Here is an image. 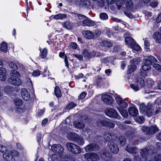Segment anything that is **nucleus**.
I'll return each mask as SVG.
<instances>
[{
  "label": "nucleus",
  "instance_id": "13d9d810",
  "mask_svg": "<svg viewBox=\"0 0 161 161\" xmlns=\"http://www.w3.org/2000/svg\"><path fill=\"white\" fill-rule=\"evenodd\" d=\"M119 105L122 108H126L128 106V104L127 103L123 101H122L120 103V104H119Z\"/></svg>",
  "mask_w": 161,
  "mask_h": 161
},
{
  "label": "nucleus",
  "instance_id": "412c9836",
  "mask_svg": "<svg viewBox=\"0 0 161 161\" xmlns=\"http://www.w3.org/2000/svg\"><path fill=\"white\" fill-rule=\"evenodd\" d=\"M82 24L84 26H91L94 25L95 24V22L91 20L87 17L82 21Z\"/></svg>",
  "mask_w": 161,
  "mask_h": 161
},
{
  "label": "nucleus",
  "instance_id": "e2e57ef3",
  "mask_svg": "<svg viewBox=\"0 0 161 161\" xmlns=\"http://www.w3.org/2000/svg\"><path fill=\"white\" fill-rule=\"evenodd\" d=\"M96 53H97L95 52H92L89 53V56H88V58H92L96 56H97V55H96Z\"/></svg>",
  "mask_w": 161,
  "mask_h": 161
},
{
  "label": "nucleus",
  "instance_id": "49530a36",
  "mask_svg": "<svg viewBox=\"0 0 161 161\" xmlns=\"http://www.w3.org/2000/svg\"><path fill=\"white\" fill-rule=\"evenodd\" d=\"M153 67L157 71L160 72L161 71V65L158 64H154L153 65Z\"/></svg>",
  "mask_w": 161,
  "mask_h": 161
},
{
  "label": "nucleus",
  "instance_id": "2f4dec72",
  "mask_svg": "<svg viewBox=\"0 0 161 161\" xmlns=\"http://www.w3.org/2000/svg\"><path fill=\"white\" fill-rule=\"evenodd\" d=\"M118 110L121 115L124 117H126L128 115L127 111L123 108H118Z\"/></svg>",
  "mask_w": 161,
  "mask_h": 161
},
{
  "label": "nucleus",
  "instance_id": "473e14b6",
  "mask_svg": "<svg viewBox=\"0 0 161 161\" xmlns=\"http://www.w3.org/2000/svg\"><path fill=\"white\" fill-rule=\"evenodd\" d=\"M54 92L57 97H60L61 95V90L58 86H56L55 88Z\"/></svg>",
  "mask_w": 161,
  "mask_h": 161
},
{
  "label": "nucleus",
  "instance_id": "0eeeda50",
  "mask_svg": "<svg viewBox=\"0 0 161 161\" xmlns=\"http://www.w3.org/2000/svg\"><path fill=\"white\" fill-rule=\"evenodd\" d=\"M142 130L144 131L146 134L152 135L156 132L158 129L156 125H152L149 127L144 126L142 128Z\"/></svg>",
  "mask_w": 161,
  "mask_h": 161
},
{
  "label": "nucleus",
  "instance_id": "c03bdc74",
  "mask_svg": "<svg viewBox=\"0 0 161 161\" xmlns=\"http://www.w3.org/2000/svg\"><path fill=\"white\" fill-rule=\"evenodd\" d=\"M47 54V50L46 48H44L42 50L41 56L42 58H44L46 57Z\"/></svg>",
  "mask_w": 161,
  "mask_h": 161
},
{
  "label": "nucleus",
  "instance_id": "09e8293b",
  "mask_svg": "<svg viewBox=\"0 0 161 161\" xmlns=\"http://www.w3.org/2000/svg\"><path fill=\"white\" fill-rule=\"evenodd\" d=\"M76 104L74 102H71L69 103L66 106V108L68 109H71L75 107L76 106Z\"/></svg>",
  "mask_w": 161,
  "mask_h": 161
},
{
  "label": "nucleus",
  "instance_id": "aec40b11",
  "mask_svg": "<svg viewBox=\"0 0 161 161\" xmlns=\"http://www.w3.org/2000/svg\"><path fill=\"white\" fill-rule=\"evenodd\" d=\"M147 83L149 88L147 90H146L145 92L146 93H149L153 92V91L149 90L151 87L154 86V81L151 78H148L147 80Z\"/></svg>",
  "mask_w": 161,
  "mask_h": 161
},
{
  "label": "nucleus",
  "instance_id": "5701e85b",
  "mask_svg": "<svg viewBox=\"0 0 161 161\" xmlns=\"http://www.w3.org/2000/svg\"><path fill=\"white\" fill-rule=\"evenodd\" d=\"M125 41L126 44L130 47L133 46L135 43L134 40L132 38L128 36H127L125 38Z\"/></svg>",
  "mask_w": 161,
  "mask_h": 161
},
{
  "label": "nucleus",
  "instance_id": "f03ea898",
  "mask_svg": "<svg viewBox=\"0 0 161 161\" xmlns=\"http://www.w3.org/2000/svg\"><path fill=\"white\" fill-rule=\"evenodd\" d=\"M19 76V73L17 70H12L10 73V77L8 79V81L11 84L19 86L21 84V80L18 77Z\"/></svg>",
  "mask_w": 161,
  "mask_h": 161
},
{
  "label": "nucleus",
  "instance_id": "9b49d317",
  "mask_svg": "<svg viewBox=\"0 0 161 161\" xmlns=\"http://www.w3.org/2000/svg\"><path fill=\"white\" fill-rule=\"evenodd\" d=\"M108 147L112 153L116 154L118 152L119 148L114 142H109L108 143Z\"/></svg>",
  "mask_w": 161,
  "mask_h": 161
},
{
  "label": "nucleus",
  "instance_id": "f8f14e48",
  "mask_svg": "<svg viewBox=\"0 0 161 161\" xmlns=\"http://www.w3.org/2000/svg\"><path fill=\"white\" fill-rule=\"evenodd\" d=\"M51 150L55 153H62L64 151V148L60 145L54 144L51 147Z\"/></svg>",
  "mask_w": 161,
  "mask_h": 161
},
{
  "label": "nucleus",
  "instance_id": "72a5a7b5",
  "mask_svg": "<svg viewBox=\"0 0 161 161\" xmlns=\"http://www.w3.org/2000/svg\"><path fill=\"white\" fill-rule=\"evenodd\" d=\"M8 65L9 67L13 69V70H16L18 69V66L16 64L13 62H8Z\"/></svg>",
  "mask_w": 161,
  "mask_h": 161
},
{
  "label": "nucleus",
  "instance_id": "f704fd0d",
  "mask_svg": "<svg viewBox=\"0 0 161 161\" xmlns=\"http://www.w3.org/2000/svg\"><path fill=\"white\" fill-rule=\"evenodd\" d=\"M64 26L67 29H70L72 28V25L68 21L64 22L63 24Z\"/></svg>",
  "mask_w": 161,
  "mask_h": 161
},
{
  "label": "nucleus",
  "instance_id": "ea45409f",
  "mask_svg": "<svg viewBox=\"0 0 161 161\" xmlns=\"http://www.w3.org/2000/svg\"><path fill=\"white\" fill-rule=\"evenodd\" d=\"M119 144L121 145H124L126 142L124 136H121L119 137Z\"/></svg>",
  "mask_w": 161,
  "mask_h": 161
},
{
  "label": "nucleus",
  "instance_id": "a878e982",
  "mask_svg": "<svg viewBox=\"0 0 161 161\" xmlns=\"http://www.w3.org/2000/svg\"><path fill=\"white\" fill-rule=\"evenodd\" d=\"M126 150L129 153H136L137 152L136 148L130 146H128L126 147Z\"/></svg>",
  "mask_w": 161,
  "mask_h": 161
},
{
  "label": "nucleus",
  "instance_id": "1a4fd4ad",
  "mask_svg": "<svg viewBox=\"0 0 161 161\" xmlns=\"http://www.w3.org/2000/svg\"><path fill=\"white\" fill-rule=\"evenodd\" d=\"M84 158L86 159V161H98V156L95 153H86Z\"/></svg>",
  "mask_w": 161,
  "mask_h": 161
},
{
  "label": "nucleus",
  "instance_id": "423d86ee",
  "mask_svg": "<svg viewBox=\"0 0 161 161\" xmlns=\"http://www.w3.org/2000/svg\"><path fill=\"white\" fill-rule=\"evenodd\" d=\"M66 146L68 150L72 153L77 154L81 152L80 148L73 143H67Z\"/></svg>",
  "mask_w": 161,
  "mask_h": 161
},
{
  "label": "nucleus",
  "instance_id": "79ce46f5",
  "mask_svg": "<svg viewBox=\"0 0 161 161\" xmlns=\"http://www.w3.org/2000/svg\"><path fill=\"white\" fill-rule=\"evenodd\" d=\"M76 141L80 145H83L84 143V140L82 137H79L76 140Z\"/></svg>",
  "mask_w": 161,
  "mask_h": 161
},
{
  "label": "nucleus",
  "instance_id": "4d7b16f0",
  "mask_svg": "<svg viewBox=\"0 0 161 161\" xmlns=\"http://www.w3.org/2000/svg\"><path fill=\"white\" fill-rule=\"evenodd\" d=\"M90 5V2L87 0H84V2L82 3V5L86 8H88V6Z\"/></svg>",
  "mask_w": 161,
  "mask_h": 161
},
{
  "label": "nucleus",
  "instance_id": "c756f323",
  "mask_svg": "<svg viewBox=\"0 0 161 161\" xmlns=\"http://www.w3.org/2000/svg\"><path fill=\"white\" fill-rule=\"evenodd\" d=\"M60 157V155L58 154H53L48 158V161H58V159Z\"/></svg>",
  "mask_w": 161,
  "mask_h": 161
},
{
  "label": "nucleus",
  "instance_id": "774afa93",
  "mask_svg": "<svg viewBox=\"0 0 161 161\" xmlns=\"http://www.w3.org/2000/svg\"><path fill=\"white\" fill-rule=\"evenodd\" d=\"M147 71L143 70L141 72V75L143 77H146L147 76Z\"/></svg>",
  "mask_w": 161,
  "mask_h": 161
},
{
  "label": "nucleus",
  "instance_id": "ddd939ff",
  "mask_svg": "<svg viewBox=\"0 0 161 161\" xmlns=\"http://www.w3.org/2000/svg\"><path fill=\"white\" fill-rule=\"evenodd\" d=\"M101 100L107 104L110 105L112 102L111 97L107 94H103L101 97Z\"/></svg>",
  "mask_w": 161,
  "mask_h": 161
},
{
  "label": "nucleus",
  "instance_id": "8fccbe9b",
  "mask_svg": "<svg viewBox=\"0 0 161 161\" xmlns=\"http://www.w3.org/2000/svg\"><path fill=\"white\" fill-rule=\"evenodd\" d=\"M8 151V150H7V149L5 146L0 144V152L4 153H5L7 152Z\"/></svg>",
  "mask_w": 161,
  "mask_h": 161
},
{
  "label": "nucleus",
  "instance_id": "6ab92c4d",
  "mask_svg": "<svg viewBox=\"0 0 161 161\" xmlns=\"http://www.w3.org/2000/svg\"><path fill=\"white\" fill-rule=\"evenodd\" d=\"M157 61L156 58L152 56L147 57V58L144 60V62L148 65H151L153 63H156Z\"/></svg>",
  "mask_w": 161,
  "mask_h": 161
},
{
  "label": "nucleus",
  "instance_id": "a211bd4d",
  "mask_svg": "<svg viewBox=\"0 0 161 161\" xmlns=\"http://www.w3.org/2000/svg\"><path fill=\"white\" fill-rule=\"evenodd\" d=\"M6 69L5 68L0 69V80L2 81H5L7 78Z\"/></svg>",
  "mask_w": 161,
  "mask_h": 161
},
{
  "label": "nucleus",
  "instance_id": "a19ab883",
  "mask_svg": "<svg viewBox=\"0 0 161 161\" xmlns=\"http://www.w3.org/2000/svg\"><path fill=\"white\" fill-rule=\"evenodd\" d=\"M150 65L147 64L144 62V64L142 66V69L143 70L147 71L150 69Z\"/></svg>",
  "mask_w": 161,
  "mask_h": 161
},
{
  "label": "nucleus",
  "instance_id": "603ef678",
  "mask_svg": "<svg viewBox=\"0 0 161 161\" xmlns=\"http://www.w3.org/2000/svg\"><path fill=\"white\" fill-rule=\"evenodd\" d=\"M76 136V134L71 133L68 134L67 136L69 139L72 140L73 139L75 138Z\"/></svg>",
  "mask_w": 161,
  "mask_h": 161
},
{
  "label": "nucleus",
  "instance_id": "a18cd8bd",
  "mask_svg": "<svg viewBox=\"0 0 161 161\" xmlns=\"http://www.w3.org/2000/svg\"><path fill=\"white\" fill-rule=\"evenodd\" d=\"M129 71L130 73H131L134 71L136 69V66L134 64L131 65L128 67Z\"/></svg>",
  "mask_w": 161,
  "mask_h": 161
},
{
  "label": "nucleus",
  "instance_id": "c85d7f7f",
  "mask_svg": "<svg viewBox=\"0 0 161 161\" xmlns=\"http://www.w3.org/2000/svg\"><path fill=\"white\" fill-rule=\"evenodd\" d=\"M101 45L102 47H110L112 46V43L110 41H103L101 43Z\"/></svg>",
  "mask_w": 161,
  "mask_h": 161
},
{
  "label": "nucleus",
  "instance_id": "c9c22d12",
  "mask_svg": "<svg viewBox=\"0 0 161 161\" xmlns=\"http://www.w3.org/2000/svg\"><path fill=\"white\" fill-rule=\"evenodd\" d=\"M140 62V59L139 58H134L130 60V63L133 64H138Z\"/></svg>",
  "mask_w": 161,
  "mask_h": 161
},
{
  "label": "nucleus",
  "instance_id": "dca6fc26",
  "mask_svg": "<svg viewBox=\"0 0 161 161\" xmlns=\"http://www.w3.org/2000/svg\"><path fill=\"white\" fill-rule=\"evenodd\" d=\"M21 93L23 99L25 101H28L29 99L30 95L25 89H22L21 91Z\"/></svg>",
  "mask_w": 161,
  "mask_h": 161
},
{
  "label": "nucleus",
  "instance_id": "393cba45",
  "mask_svg": "<svg viewBox=\"0 0 161 161\" xmlns=\"http://www.w3.org/2000/svg\"><path fill=\"white\" fill-rule=\"evenodd\" d=\"M129 114L132 116H135L138 113V111L135 108L130 107L129 109Z\"/></svg>",
  "mask_w": 161,
  "mask_h": 161
},
{
  "label": "nucleus",
  "instance_id": "20e7f679",
  "mask_svg": "<svg viewBox=\"0 0 161 161\" xmlns=\"http://www.w3.org/2000/svg\"><path fill=\"white\" fill-rule=\"evenodd\" d=\"M156 107L154 103L152 104L149 103L147 104L145 113L148 117H150L159 112L157 110L155 111Z\"/></svg>",
  "mask_w": 161,
  "mask_h": 161
},
{
  "label": "nucleus",
  "instance_id": "bf43d9fd",
  "mask_svg": "<svg viewBox=\"0 0 161 161\" xmlns=\"http://www.w3.org/2000/svg\"><path fill=\"white\" fill-rule=\"evenodd\" d=\"M73 55L79 60H82L83 59V56L80 54H73Z\"/></svg>",
  "mask_w": 161,
  "mask_h": 161
},
{
  "label": "nucleus",
  "instance_id": "f3484780",
  "mask_svg": "<svg viewBox=\"0 0 161 161\" xmlns=\"http://www.w3.org/2000/svg\"><path fill=\"white\" fill-rule=\"evenodd\" d=\"M83 36L86 38L91 39L93 38L94 36V33L89 31H85L82 32Z\"/></svg>",
  "mask_w": 161,
  "mask_h": 161
},
{
  "label": "nucleus",
  "instance_id": "4468645a",
  "mask_svg": "<svg viewBox=\"0 0 161 161\" xmlns=\"http://www.w3.org/2000/svg\"><path fill=\"white\" fill-rule=\"evenodd\" d=\"M3 158L7 161H15V159L10 153V150H8L7 152L4 153L3 155Z\"/></svg>",
  "mask_w": 161,
  "mask_h": 161
},
{
  "label": "nucleus",
  "instance_id": "7ed1b4c3",
  "mask_svg": "<svg viewBox=\"0 0 161 161\" xmlns=\"http://www.w3.org/2000/svg\"><path fill=\"white\" fill-rule=\"evenodd\" d=\"M97 122V125L99 126H106L110 128H113L114 127V124L105 118L98 119Z\"/></svg>",
  "mask_w": 161,
  "mask_h": 161
},
{
  "label": "nucleus",
  "instance_id": "7c9ffc66",
  "mask_svg": "<svg viewBox=\"0 0 161 161\" xmlns=\"http://www.w3.org/2000/svg\"><path fill=\"white\" fill-rule=\"evenodd\" d=\"M156 42L158 43H161V36L159 32H155L154 35Z\"/></svg>",
  "mask_w": 161,
  "mask_h": 161
},
{
  "label": "nucleus",
  "instance_id": "39448f33",
  "mask_svg": "<svg viewBox=\"0 0 161 161\" xmlns=\"http://www.w3.org/2000/svg\"><path fill=\"white\" fill-rule=\"evenodd\" d=\"M153 147H149L148 146H147L144 149L141 150V155L142 158L144 159V161H146L147 159V157H148L149 154L154 153L156 152V149H153Z\"/></svg>",
  "mask_w": 161,
  "mask_h": 161
},
{
  "label": "nucleus",
  "instance_id": "680f3d73",
  "mask_svg": "<svg viewBox=\"0 0 161 161\" xmlns=\"http://www.w3.org/2000/svg\"><path fill=\"white\" fill-rule=\"evenodd\" d=\"M69 45L74 49H76L77 47V45L76 43L75 42H71L69 43Z\"/></svg>",
  "mask_w": 161,
  "mask_h": 161
},
{
  "label": "nucleus",
  "instance_id": "e433bc0d",
  "mask_svg": "<svg viewBox=\"0 0 161 161\" xmlns=\"http://www.w3.org/2000/svg\"><path fill=\"white\" fill-rule=\"evenodd\" d=\"M14 103L16 106L19 107L22 104V101L21 99L15 98L14 100Z\"/></svg>",
  "mask_w": 161,
  "mask_h": 161
},
{
  "label": "nucleus",
  "instance_id": "4be33fe9",
  "mask_svg": "<svg viewBox=\"0 0 161 161\" xmlns=\"http://www.w3.org/2000/svg\"><path fill=\"white\" fill-rule=\"evenodd\" d=\"M124 3L128 9L129 11L133 10V2L131 0H125Z\"/></svg>",
  "mask_w": 161,
  "mask_h": 161
},
{
  "label": "nucleus",
  "instance_id": "052dcab7",
  "mask_svg": "<svg viewBox=\"0 0 161 161\" xmlns=\"http://www.w3.org/2000/svg\"><path fill=\"white\" fill-rule=\"evenodd\" d=\"M40 71L39 70H36L33 71L32 75L34 76H37L40 74Z\"/></svg>",
  "mask_w": 161,
  "mask_h": 161
},
{
  "label": "nucleus",
  "instance_id": "4c0bfd02",
  "mask_svg": "<svg viewBox=\"0 0 161 161\" xmlns=\"http://www.w3.org/2000/svg\"><path fill=\"white\" fill-rule=\"evenodd\" d=\"M130 47L132 49L133 51L135 50L138 51H140L141 49L140 47L138 45L136 44L135 43H134V45H133V46H132Z\"/></svg>",
  "mask_w": 161,
  "mask_h": 161
},
{
  "label": "nucleus",
  "instance_id": "6e6552de",
  "mask_svg": "<svg viewBox=\"0 0 161 161\" xmlns=\"http://www.w3.org/2000/svg\"><path fill=\"white\" fill-rule=\"evenodd\" d=\"M105 112L106 114L109 117L117 119H119L120 118V117L118 115L116 111L113 109H106L105 111Z\"/></svg>",
  "mask_w": 161,
  "mask_h": 161
},
{
  "label": "nucleus",
  "instance_id": "2eb2a0df",
  "mask_svg": "<svg viewBox=\"0 0 161 161\" xmlns=\"http://www.w3.org/2000/svg\"><path fill=\"white\" fill-rule=\"evenodd\" d=\"M99 148L98 145L92 143L86 147L85 149L86 152H90L93 150H97Z\"/></svg>",
  "mask_w": 161,
  "mask_h": 161
},
{
  "label": "nucleus",
  "instance_id": "864d4df0",
  "mask_svg": "<svg viewBox=\"0 0 161 161\" xmlns=\"http://www.w3.org/2000/svg\"><path fill=\"white\" fill-rule=\"evenodd\" d=\"M115 98L118 104L119 105V104H120L121 102L123 101V99L119 96H116Z\"/></svg>",
  "mask_w": 161,
  "mask_h": 161
},
{
  "label": "nucleus",
  "instance_id": "0e129e2a",
  "mask_svg": "<svg viewBox=\"0 0 161 161\" xmlns=\"http://www.w3.org/2000/svg\"><path fill=\"white\" fill-rule=\"evenodd\" d=\"M86 95V93L85 92H82L79 96V99H81L84 98Z\"/></svg>",
  "mask_w": 161,
  "mask_h": 161
},
{
  "label": "nucleus",
  "instance_id": "37998d69",
  "mask_svg": "<svg viewBox=\"0 0 161 161\" xmlns=\"http://www.w3.org/2000/svg\"><path fill=\"white\" fill-rule=\"evenodd\" d=\"M135 120L139 123H143L144 121V119L143 116H140L135 119Z\"/></svg>",
  "mask_w": 161,
  "mask_h": 161
},
{
  "label": "nucleus",
  "instance_id": "58836bf2",
  "mask_svg": "<svg viewBox=\"0 0 161 161\" xmlns=\"http://www.w3.org/2000/svg\"><path fill=\"white\" fill-rule=\"evenodd\" d=\"M147 108L144 104H141L139 107L140 112L145 114Z\"/></svg>",
  "mask_w": 161,
  "mask_h": 161
},
{
  "label": "nucleus",
  "instance_id": "9d476101",
  "mask_svg": "<svg viewBox=\"0 0 161 161\" xmlns=\"http://www.w3.org/2000/svg\"><path fill=\"white\" fill-rule=\"evenodd\" d=\"M100 156L102 159L103 161H110L111 160L112 156L110 153L107 151H102Z\"/></svg>",
  "mask_w": 161,
  "mask_h": 161
},
{
  "label": "nucleus",
  "instance_id": "5fc2aeb1",
  "mask_svg": "<svg viewBox=\"0 0 161 161\" xmlns=\"http://www.w3.org/2000/svg\"><path fill=\"white\" fill-rule=\"evenodd\" d=\"M153 159L155 161H161V155H156Z\"/></svg>",
  "mask_w": 161,
  "mask_h": 161
},
{
  "label": "nucleus",
  "instance_id": "bb28decb",
  "mask_svg": "<svg viewBox=\"0 0 161 161\" xmlns=\"http://www.w3.org/2000/svg\"><path fill=\"white\" fill-rule=\"evenodd\" d=\"M73 124L74 126L76 128L82 129L84 127L83 123L79 121H74Z\"/></svg>",
  "mask_w": 161,
  "mask_h": 161
},
{
  "label": "nucleus",
  "instance_id": "b1692460",
  "mask_svg": "<svg viewBox=\"0 0 161 161\" xmlns=\"http://www.w3.org/2000/svg\"><path fill=\"white\" fill-rule=\"evenodd\" d=\"M66 17V15L65 14H62L52 15L50 17V19H51L54 18L55 19H60L65 18Z\"/></svg>",
  "mask_w": 161,
  "mask_h": 161
},
{
  "label": "nucleus",
  "instance_id": "6e6d98bb",
  "mask_svg": "<svg viewBox=\"0 0 161 161\" xmlns=\"http://www.w3.org/2000/svg\"><path fill=\"white\" fill-rule=\"evenodd\" d=\"M12 87L11 86H7L4 88V91L7 93L10 92L12 90Z\"/></svg>",
  "mask_w": 161,
  "mask_h": 161
},
{
  "label": "nucleus",
  "instance_id": "69168bd1",
  "mask_svg": "<svg viewBox=\"0 0 161 161\" xmlns=\"http://www.w3.org/2000/svg\"><path fill=\"white\" fill-rule=\"evenodd\" d=\"M82 53L84 57L88 58V56H89V53L86 50L84 49L83 50Z\"/></svg>",
  "mask_w": 161,
  "mask_h": 161
},
{
  "label": "nucleus",
  "instance_id": "cd10ccee",
  "mask_svg": "<svg viewBox=\"0 0 161 161\" xmlns=\"http://www.w3.org/2000/svg\"><path fill=\"white\" fill-rule=\"evenodd\" d=\"M8 50V46L7 43L5 42H3L2 43L0 50L3 52L6 53Z\"/></svg>",
  "mask_w": 161,
  "mask_h": 161
},
{
  "label": "nucleus",
  "instance_id": "f257e3e1",
  "mask_svg": "<svg viewBox=\"0 0 161 161\" xmlns=\"http://www.w3.org/2000/svg\"><path fill=\"white\" fill-rule=\"evenodd\" d=\"M130 82V87L135 91L139 90L140 87H143L145 85L143 79L139 77L135 76L132 79V81Z\"/></svg>",
  "mask_w": 161,
  "mask_h": 161
},
{
  "label": "nucleus",
  "instance_id": "338daca9",
  "mask_svg": "<svg viewBox=\"0 0 161 161\" xmlns=\"http://www.w3.org/2000/svg\"><path fill=\"white\" fill-rule=\"evenodd\" d=\"M77 17L79 19L81 20V19H85L86 17L85 16L80 14H78L77 15Z\"/></svg>",
  "mask_w": 161,
  "mask_h": 161
},
{
  "label": "nucleus",
  "instance_id": "de8ad7c7",
  "mask_svg": "<svg viewBox=\"0 0 161 161\" xmlns=\"http://www.w3.org/2000/svg\"><path fill=\"white\" fill-rule=\"evenodd\" d=\"M100 18L102 20H106L108 19V16L106 13H103L100 14Z\"/></svg>",
  "mask_w": 161,
  "mask_h": 161
},
{
  "label": "nucleus",
  "instance_id": "3c124183",
  "mask_svg": "<svg viewBox=\"0 0 161 161\" xmlns=\"http://www.w3.org/2000/svg\"><path fill=\"white\" fill-rule=\"evenodd\" d=\"M12 157H18L19 155V153L17 151L14 150H10Z\"/></svg>",
  "mask_w": 161,
  "mask_h": 161
}]
</instances>
